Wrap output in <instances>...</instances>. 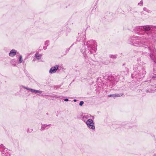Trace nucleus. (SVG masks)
I'll list each match as a JSON object with an SVG mask.
<instances>
[{"instance_id":"obj_29","label":"nucleus","mask_w":156,"mask_h":156,"mask_svg":"<svg viewBox=\"0 0 156 156\" xmlns=\"http://www.w3.org/2000/svg\"><path fill=\"white\" fill-rule=\"evenodd\" d=\"M143 0H141V1L138 3V5L140 6H142L143 5Z\"/></svg>"},{"instance_id":"obj_30","label":"nucleus","mask_w":156,"mask_h":156,"mask_svg":"<svg viewBox=\"0 0 156 156\" xmlns=\"http://www.w3.org/2000/svg\"><path fill=\"white\" fill-rule=\"evenodd\" d=\"M33 130V129H28L27 130V133H30Z\"/></svg>"},{"instance_id":"obj_1","label":"nucleus","mask_w":156,"mask_h":156,"mask_svg":"<svg viewBox=\"0 0 156 156\" xmlns=\"http://www.w3.org/2000/svg\"><path fill=\"white\" fill-rule=\"evenodd\" d=\"M85 31L80 33V37L77 36L76 41L80 42L82 45H87L88 51L90 54H92L96 52L97 50V45L96 43L92 40H91L85 42V40L86 39Z\"/></svg>"},{"instance_id":"obj_49","label":"nucleus","mask_w":156,"mask_h":156,"mask_svg":"<svg viewBox=\"0 0 156 156\" xmlns=\"http://www.w3.org/2000/svg\"><path fill=\"white\" fill-rule=\"evenodd\" d=\"M155 90H156V89H155Z\"/></svg>"},{"instance_id":"obj_7","label":"nucleus","mask_w":156,"mask_h":156,"mask_svg":"<svg viewBox=\"0 0 156 156\" xmlns=\"http://www.w3.org/2000/svg\"><path fill=\"white\" fill-rule=\"evenodd\" d=\"M86 123L87 126L90 129H95V127L94 126V123L92 119H89L86 121Z\"/></svg>"},{"instance_id":"obj_26","label":"nucleus","mask_w":156,"mask_h":156,"mask_svg":"<svg viewBox=\"0 0 156 156\" xmlns=\"http://www.w3.org/2000/svg\"><path fill=\"white\" fill-rule=\"evenodd\" d=\"M109 57L110 58H113V59H115L117 58V55H109Z\"/></svg>"},{"instance_id":"obj_8","label":"nucleus","mask_w":156,"mask_h":156,"mask_svg":"<svg viewBox=\"0 0 156 156\" xmlns=\"http://www.w3.org/2000/svg\"><path fill=\"white\" fill-rule=\"evenodd\" d=\"M141 37L142 38H137V39H136L135 40V41L133 43V45L134 46L137 47H140V46H142V45H143V43L140 41L141 40H144L145 39H143V36Z\"/></svg>"},{"instance_id":"obj_33","label":"nucleus","mask_w":156,"mask_h":156,"mask_svg":"<svg viewBox=\"0 0 156 156\" xmlns=\"http://www.w3.org/2000/svg\"><path fill=\"white\" fill-rule=\"evenodd\" d=\"M68 51H69L67 49H66V50L65 51V53L64 54V55H66L67 54V53L68 52Z\"/></svg>"},{"instance_id":"obj_35","label":"nucleus","mask_w":156,"mask_h":156,"mask_svg":"<svg viewBox=\"0 0 156 156\" xmlns=\"http://www.w3.org/2000/svg\"><path fill=\"white\" fill-rule=\"evenodd\" d=\"M64 101H69V100L68 98H65L64 99Z\"/></svg>"},{"instance_id":"obj_19","label":"nucleus","mask_w":156,"mask_h":156,"mask_svg":"<svg viewBox=\"0 0 156 156\" xmlns=\"http://www.w3.org/2000/svg\"><path fill=\"white\" fill-rule=\"evenodd\" d=\"M41 127L40 129L41 131L44 130L45 129H48V125L43 124L42 123H41Z\"/></svg>"},{"instance_id":"obj_31","label":"nucleus","mask_w":156,"mask_h":156,"mask_svg":"<svg viewBox=\"0 0 156 156\" xmlns=\"http://www.w3.org/2000/svg\"><path fill=\"white\" fill-rule=\"evenodd\" d=\"M125 128L126 129H129L131 128L132 127L129 126L128 125H126L125 126Z\"/></svg>"},{"instance_id":"obj_17","label":"nucleus","mask_w":156,"mask_h":156,"mask_svg":"<svg viewBox=\"0 0 156 156\" xmlns=\"http://www.w3.org/2000/svg\"><path fill=\"white\" fill-rule=\"evenodd\" d=\"M154 87V85H149L147 86V89H145L146 90V91L147 93L152 92V91L154 90L153 89H152V88Z\"/></svg>"},{"instance_id":"obj_3","label":"nucleus","mask_w":156,"mask_h":156,"mask_svg":"<svg viewBox=\"0 0 156 156\" xmlns=\"http://www.w3.org/2000/svg\"><path fill=\"white\" fill-rule=\"evenodd\" d=\"M142 46L144 48L145 50L146 51L148 52L149 53L150 52V56L152 60L154 62V66H156V51L155 49L154 48H151L148 45L146 44H145L143 43Z\"/></svg>"},{"instance_id":"obj_34","label":"nucleus","mask_w":156,"mask_h":156,"mask_svg":"<svg viewBox=\"0 0 156 156\" xmlns=\"http://www.w3.org/2000/svg\"><path fill=\"white\" fill-rule=\"evenodd\" d=\"M59 87V86H55L54 87V89H56L58 88Z\"/></svg>"},{"instance_id":"obj_32","label":"nucleus","mask_w":156,"mask_h":156,"mask_svg":"<svg viewBox=\"0 0 156 156\" xmlns=\"http://www.w3.org/2000/svg\"><path fill=\"white\" fill-rule=\"evenodd\" d=\"M84 104V102L83 101H81L80 102V103H79L80 105L81 106L83 105V104Z\"/></svg>"},{"instance_id":"obj_40","label":"nucleus","mask_w":156,"mask_h":156,"mask_svg":"<svg viewBox=\"0 0 156 156\" xmlns=\"http://www.w3.org/2000/svg\"><path fill=\"white\" fill-rule=\"evenodd\" d=\"M70 48H71L69 47V48H67L66 49H68V50L69 51V50L70 49Z\"/></svg>"},{"instance_id":"obj_36","label":"nucleus","mask_w":156,"mask_h":156,"mask_svg":"<svg viewBox=\"0 0 156 156\" xmlns=\"http://www.w3.org/2000/svg\"><path fill=\"white\" fill-rule=\"evenodd\" d=\"M152 77L154 78H156V74H155L154 76L153 75Z\"/></svg>"},{"instance_id":"obj_42","label":"nucleus","mask_w":156,"mask_h":156,"mask_svg":"<svg viewBox=\"0 0 156 156\" xmlns=\"http://www.w3.org/2000/svg\"><path fill=\"white\" fill-rule=\"evenodd\" d=\"M73 45V44H72L71 46H70V48H71Z\"/></svg>"},{"instance_id":"obj_39","label":"nucleus","mask_w":156,"mask_h":156,"mask_svg":"<svg viewBox=\"0 0 156 156\" xmlns=\"http://www.w3.org/2000/svg\"><path fill=\"white\" fill-rule=\"evenodd\" d=\"M77 101V100L76 99H75L73 100L75 102H76Z\"/></svg>"},{"instance_id":"obj_48","label":"nucleus","mask_w":156,"mask_h":156,"mask_svg":"<svg viewBox=\"0 0 156 156\" xmlns=\"http://www.w3.org/2000/svg\"><path fill=\"white\" fill-rule=\"evenodd\" d=\"M84 57H85V58H86V56L84 55Z\"/></svg>"},{"instance_id":"obj_43","label":"nucleus","mask_w":156,"mask_h":156,"mask_svg":"<svg viewBox=\"0 0 156 156\" xmlns=\"http://www.w3.org/2000/svg\"><path fill=\"white\" fill-rule=\"evenodd\" d=\"M125 63H124L123 65H122V66H125Z\"/></svg>"},{"instance_id":"obj_21","label":"nucleus","mask_w":156,"mask_h":156,"mask_svg":"<svg viewBox=\"0 0 156 156\" xmlns=\"http://www.w3.org/2000/svg\"><path fill=\"white\" fill-rule=\"evenodd\" d=\"M136 67L135 68H133V70H134V72L132 73V77H136V74H137V71H136Z\"/></svg>"},{"instance_id":"obj_5","label":"nucleus","mask_w":156,"mask_h":156,"mask_svg":"<svg viewBox=\"0 0 156 156\" xmlns=\"http://www.w3.org/2000/svg\"><path fill=\"white\" fill-rule=\"evenodd\" d=\"M0 151H1L2 156H9L10 154L8 152V150L2 144L0 145Z\"/></svg>"},{"instance_id":"obj_45","label":"nucleus","mask_w":156,"mask_h":156,"mask_svg":"<svg viewBox=\"0 0 156 156\" xmlns=\"http://www.w3.org/2000/svg\"><path fill=\"white\" fill-rule=\"evenodd\" d=\"M51 125V124H49L48 125V126Z\"/></svg>"},{"instance_id":"obj_16","label":"nucleus","mask_w":156,"mask_h":156,"mask_svg":"<svg viewBox=\"0 0 156 156\" xmlns=\"http://www.w3.org/2000/svg\"><path fill=\"white\" fill-rule=\"evenodd\" d=\"M17 53V51L14 49L11 50L9 53V56L11 57H13L15 56Z\"/></svg>"},{"instance_id":"obj_22","label":"nucleus","mask_w":156,"mask_h":156,"mask_svg":"<svg viewBox=\"0 0 156 156\" xmlns=\"http://www.w3.org/2000/svg\"><path fill=\"white\" fill-rule=\"evenodd\" d=\"M84 119L85 118L87 119L91 116L90 114H88L87 113H83Z\"/></svg>"},{"instance_id":"obj_23","label":"nucleus","mask_w":156,"mask_h":156,"mask_svg":"<svg viewBox=\"0 0 156 156\" xmlns=\"http://www.w3.org/2000/svg\"><path fill=\"white\" fill-rule=\"evenodd\" d=\"M42 55L40 54H38V53H36L35 54V57L37 59H40Z\"/></svg>"},{"instance_id":"obj_12","label":"nucleus","mask_w":156,"mask_h":156,"mask_svg":"<svg viewBox=\"0 0 156 156\" xmlns=\"http://www.w3.org/2000/svg\"><path fill=\"white\" fill-rule=\"evenodd\" d=\"M11 63L14 66H16V65L20 63V55L17 57V60L12 59L11 61Z\"/></svg>"},{"instance_id":"obj_9","label":"nucleus","mask_w":156,"mask_h":156,"mask_svg":"<svg viewBox=\"0 0 156 156\" xmlns=\"http://www.w3.org/2000/svg\"><path fill=\"white\" fill-rule=\"evenodd\" d=\"M61 67H59L58 65H56L51 67L49 70V72L51 74L56 73L58 69L59 70L61 69Z\"/></svg>"},{"instance_id":"obj_2","label":"nucleus","mask_w":156,"mask_h":156,"mask_svg":"<svg viewBox=\"0 0 156 156\" xmlns=\"http://www.w3.org/2000/svg\"><path fill=\"white\" fill-rule=\"evenodd\" d=\"M152 25H147L137 26L134 27L133 30L137 31V34L142 35L143 39L146 40H151V37Z\"/></svg>"},{"instance_id":"obj_10","label":"nucleus","mask_w":156,"mask_h":156,"mask_svg":"<svg viewBox=\"0 0 156 156\" xmlns=\"http://www.w3.org/2000/svg\"><path fill=\"white\" fill-rule=\"evenodd\" d=\"M141 37L137 36H133L129 37L128 40V42L129 44L133 45L135 41L137 38H141Z\"/></svg>"},{"instance_id":"obj_18","label":"nucleus","mask_w":156,"mask_h":156,"mask_svg":"<svg viewBox=\"0 0 156 156\" xmlns=\"http://www.w3.org/2000/svg\"><path fill=\"white\" fill-rule=\"evenodd\" d=\"M129 71V69L127 67L125 68L121 72V73L122 74L127 75Z\"/></svg>"},{"instance_id":"obj_24","label":"nucleus","mask_w":156,"mask_h":156,"mask_svg":"<svg viewBox=\"0 0 156 156\" xmlns=\"http://www.w3.org/2000/svg\"><path fill=\"white\" fill-rule=\"evenodd\" d=\"M27 57H26L25 58V59L23 61V59H22V56L21 55H20V63L23 62V63L24 64L25 62L26 59L27 58Z\"/></svg>"},{"instance_id":"obj_15","label":"nucleus","mask_w":156,"mask_h":156,"mask_svg":"<svg viewBox=\"0 0 156 156\" xmlns=\"http://www.w3.org/2000/svg\"><path fill=\"white\" fill-rule=\"evenodd\" d=\"M120 77V76L119 75H117L115 77V78H114L113 76H109L108 78V80H110L111 81V80L110 79V78L111 79V80H114L116 82H118L119 80V78Z\"/></svg>"},{"instance_id":"obj_47","label":"nucleus","mask_w":156,"mask_h":156,"mask_svg":"<svg viewBox=\"0 0 156 156\" xmlns=\"http://www.w3.org/2000/svg\"><path fill=\"white\" fill-rule=\"evenodd\" d=\"M87 119H86L85 118L84 119H86V120Z\"/></svg>"},{"instance_id":"obj_44","label":"nucleus","mask_w":156,"mask_h":156,"mask_svg":"<svg viewBox=\"0 0 156 156\" xmlns=\"http://www.w3.org/2000/svg\"><path fill=\"white\" fill-rule=\"evenodd\" d=\"M46 115H48V113H47Z\"/></svg>"},{"instance_id":"obj_38","label":"nucleus","mask_w":156,"mask_h":156,"mask_svg":"<svg viewBox=\"0 0 156 156\" xmlns=\"http://www.w3.org/2000/svg\"><path fill=\"white\" fill-rule=\"evenodd\" d=\"M67 30L69 32V30H70V28H67Z\"/></svg>"},{"instance_id":"obj_14","label":"nucleus","mask_w":156,"mask_h":156,"mask_svg":"<svg viewBox=\"0 0 156 156\" xmlns=\"http://www.w3.org/2000/svg\"><path fill=\"white\" fill-rule=\"evenodd\" d=\"M112 14V12L110 13L107 12L105 13L106 16L104 17V18L107 19V20H109L112 19L113 17Z\"/></svg>"},{"instance_id":"obj_6","label":"nucleus","mask_w":156,"mask_h":156,"mask_svg":"<svg viewBox=\"0 0 156 156\" xmlns=\"http://www.w3.org/2000/svg\"><path fill=\"white\" fill-rule=\"evenodd\" d=\"M151 37V40L155 41L156 40V26L152 25Z\"/></svg>"},{"instance_id":"obj_13","label":"nucleus","mask_w":156,"mask_h":156,"mask_svg":"<svg viewBox=\"0 0 156 156\" xmlns=\"http://www.w3.org/2000/svg\"><path fill=\"white\" fill-rule=\"evenodd\" d=\"M123 94V93L115 94L108 95V96L109 97H112L113 98H115L119 97L120 96H121Z\"/></svg>"},{"instance_id":"obj_28","label":"nucleus","mask_w":156,"mask_h":156,"mask_svg":"<svg viewBox=\"0 0 156 156\" xmlns=\"http://www.w3.org/2000/svg\"><path fill=\"white\" fill-rule=\"evenodd\" d=\"M24 72H25V74H26L27 76V77H28L29 78L30 77V76H29V73H28V72L27 71L25 70Z\"/></svg>"},{"instance_id":"obj_46","label":"nucleus","mask_w":156,"mask_h":156,"mask_svg":"<svg viewBox=\"0 0 156 156\" xmlns=\"http://www.w3.org/2000/svg\"><path fill=\"white\" fill-rule=\"evenodd\" d=\"M83 54V55H86V54H84V53Z\"/></svg>"},{"instance_id":"obj_20","label":"nucleus","mask_w":156,"mask_h":156,"mask_svg":"<svg viewBox=\"0 0 156 156\" xmlns=\"http://www.w3.org/2000/svg\"><path fill=\"white\" fill-rule=\"evenodd\" d=\"M77 118L78 119H82L83 121L85 122L86 119H84L83 113H82L80 114H79L77 116Z\"/></svg>"},{"instance_id":"obj_41","label":"nucleus","mask_w":156,"mask_h":156,"mask_svg":"<svg viewBox=\"0 0 156 156\" xmlns=\"http://www.w3.org/2000/svg\"><path fill=\"white\" fill-rule=\"evenodd\" d=\"M70 48H71L69 47V48H67L66 49H68V50L69 51V50L70 49Z\"/></svg>"},{"instance_id":"obj_4","label":"nucleus","mask_w":156,"mask_h":156,"mask_svg":"<svg viewBox=\"0 0 156 156\" xmlns=\"http://www.w3.org/2000/svg\"><path fill=\"white\" fill-rule=\"evenodd\" d=\"M137 74H136V77L139 79L143 78L145 76L146 73L144 68H142L140 66L138 67L137 66Z\"/></svg>"},{"instance_id":"obj_11","label":"nucleus","mask_w":156,"mask_h":156,"mask_svg":"<svg viewBox=\"0 0 156 156\" xmlns=\"http://www.w3.org/2000/svg\"><path fill=\"white\" fill-rule=\"evenodd\" d=\"M22 86L24 88L30 91L31 92H33V93L41 94L42 92V91H40L39 90H36L32 89L30 88L27 87H23V86Z\"/></svg>"},{"instance_id":"obj_25","label":"nucleus","mask_w":156,"mask_h":156,"mask_svg":"<svg viewBox=\"0 0 156 156\" xmlns=\"http://www.w3.org/2000/svg\"><path fill=\"white\" fill-rule=\"evenodd\" d=\"M143 9L144 11L147 12L148 13H151L152 12V11H151L149 10L146 7H144Z\"/></svg>"},{"instance_id":"obj_37","label":"nucleus","mask_w":156,"mask_h":156,"mask_svg":"<svg viewBox=\"0 0 156 156\" xmlns=\"http://www.w3.org/2000/svg\"><path fill=\"white\" fill-rule=\"evenodd\" d=\"M47 46H44L43 47V49H44L46 50L47 49Z\"/></svg>"},{"instance_id":"obj_27","label":"nucleus","mask_w":156,"mask_h":156,"mask_svg":"<svg viewBox=\"0 0 156 156\" xmlns=\"http://www.w3.org/2000/svg\"><path fill=\"white\" fill-rule=\"evenodd\" d=\"M49 41L48 40L46 41L44 43V45L47 46H48L49 44Z\"/></svg>"}]
</instances>
